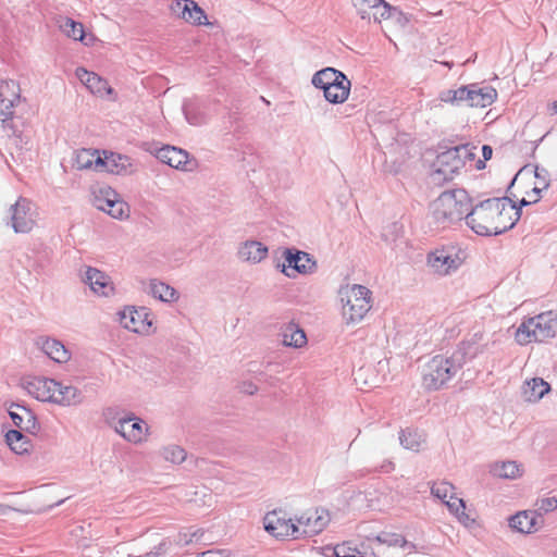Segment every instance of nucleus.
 <instances>
[{
	"instance_id": "57",
	"label": "nucleus",
	"mask_w": 557,
	"mask_h": 557,
	"mask_svg": "<svg viewBox=\"0 0 557 557\" xmlns=\"http://www.w3.org/2000/svg\"><path fill=\"white\" fill-rule=\"evenodd\" d=\"M245 392L248 393L249 395H252L257 392V386L250 383L248 387L245 389Z\"/></svg>"
},
{
	"instance_id": "16",
	"label": "nucleus",
	"mask_w": 557,
	"mask_h": 557,
	"mask_svg": "<svg viewBox=\"0 0 557 557\" xmlns=\"http://www.w3.org/2000/svg\"><path fill=\"white\" fill-rule=\"evenodd\" d=\"M9 416L15 426L28 433L35 434L39 430V423L35 413L18 404L12 403L9 408Z\"/></svg>"
},
{
	"instance_id": "46",
	"label": "nucleus",
	"mask_w": 557,
	"mask_h": 557,
	"mask_svg": "<svg viewBox=\"0 0 557 557\" xmlns=\"http://www.w3.org/2000/svg\"><path fill=\"white\" fill-rule=\"evenodd\" d=\"M171 546L172 542L169 539H164L151 552L147 553L145 556L141 557H164L168 554Z\"/></svg>"
},
{
	"instance_id": "54",
	"label": "nucleus",
	"mask_w": 557,
	"mask_h": 557,
	"mask_svg": "<svg viewBox=\"0 0 557 557\" xmlns=\"http://www.w3.org/2000/svg\"><path fill=\"white\" fill-rule=\"evenodd\" d=\"M351 557H375V554L373 550H371L370 553H361V550H359V548L355 547L352 549V555Z\"/></svg>"
},
{
	"instance_id": "52",
	"label": "nucleus",
	"mask_w": 557,
	"mask_h": 557,
	"mask_svg": "<svg viewBox=\"0 0 557 557\" xmlns=\"http://www.w3.org/2000/svg\"><path fill=\"white\" fill-rule=\"evenodd\" d=\"M395 469V463L392 460H385L381 466L379 471L383 473H388Z\"/></svg>"
},
{
	"instance_id": "45",
	"label": "nucleus",
	"mask_w": 557,
	"mask_h": 557,
	"mask_svg": "<svg viewBox=\"0 0 557 557\" xmlns=\"http://www.w3.org/2000/svg\"><path fill=\"white\" fill-rule=\"evenodd\" d=\"M380 544H387L389 546H404L406 540L403 535L396 533H382L375 539Z\"/></svg>"
},
{
	"instance_id": "33",
	"label": "nucleus",
	"mask_w": 557,
	"mask_h": 557,
	"mask_svg": "<svg viewBox=\"0 0 557 557\" xmlns=\"http://www.w3.org/2000/svg\"><path fill=\"white\" fill-rule=\"evenodd\" d=\"M150 293L154 298L165 302L175 301L178 298L175 288L158 280L150 281Z\"/></svg>"
},
{
	"instance_id": "7",
	"label": "nucleus",
	"mask_w": 557,
	"mask_h": 557,
	"mask_svg": "<svg viewBox=\"0 0 557 557\" xmlns=\"http://www.w3.org/2000/svg\"><path fill=\"white\" fill-rule=\"evenodd\" d=\"M461 250L454 245H445L435 248L428 255V264L433 272L440 275H448L456 271L462 263Z\"/></svg>"
},
{
	"instance_id": "55",
	"label": "nucleus",
	"mask_w": 557,
	"mask_h": 557,
	"mask_svg": "<svg viewBox=\"0 0 557 557\" xmlns=\"http://www.w3.org/2000/svg\"><path fill=\"white\" fill-rule=\"evenodd\" d=\"M482 154H483V158L484 160H490L492 158V154H493V148L488 145H484L482 147Z\"/></svg>"
},
{
	"instance_id": "26",
	"label": "nucleus",
	"mask_w": 557,
	"mask_h": 557,
	"mask_svg": "<svg viewBox=\"0 0 557 557\" xmlns=\"http://www.w3.org/2000/svg\"><path fill=\"white\" fill-rule=\"evenodd\" d=\"M85 282L89 284L90 288L99 295L109 296L113 293V286L109 277L101 271L95 268H87Z\"/></svg>"
},
{
	"instance_id": "30",
	"label": "nucleus",
	"mask_w": 557,
	"mask_h": 557,
	"mask_svg": "<svg viewBox=\"0 0 557 557\" xmlns=\"http://www.w3.org/2000/svg\"><path fill=\"white\" fill-rule=\"evenodd\" d=\"M470 97V85L460 86L457 89H445L438 95V99L442 102L449 103L451 106H468Z\"/></svg>"
},
{
	"instance_id": "51",
	"label": "nucleus",
	"mask_w": 557,
	"mask_h": 557,
	"mask_svg": "<svg viewBox=\"0 0 557 557\" xmlns=\"http://www.w3.org/2000/svg\"><path fill=\"white\" fill-rule=\"evenodd\" d=\"M354 548H350V547H346L345 544L343 545H337L335 548H334V554L336 555V557H351L352 553L349 554V552H352Z\"/></svg>"
},
{
	"instance_id": "34",
	"label": "nucleus",
	"mask_w": 557,
	"mask_h": 557,
	"mask_svg": "<svg viewBox=\"0 0 557 557\" xmlns=\"http://www.w3.org/2000/svg\"><path fill=\"white\" fill-rule=\"evenodd\" d=\"M424 441L423 434L418 430L405 429L399 432V443L406 449L418 451Z\"/></svg>"
},
{
	"instance_id": "53",
	"label": "nucleus",
	"mask_w": 557,
	"mask_h": 557,
	"mask_svg": "<svg viewBox=\"0 0 557 557\" xmlns=\"http://www.w3.org/2000/svg\"><path fill=\"white\" fill-rule=\"evenodd\" d=\"M458 520L462 522L465 525H468L469 523H473L474 519L471 518L468 513H466L465 509L461 510L459 516H457Z\"/></svg>"
},
{
	"instance_id": "58",
	"label": "nucleus",
	"mask_w": 557,
	"mask_h": 557,
	"mask_svg": "<svg viewBox=\"0 0 557 557\" xmlns=\"http://www.w3.org/2000/svg\"><path fill=\"white\" fill-rule=\"evenodd\" d=\"M3 129H4V131L10 129V131L14 132L13 124L11 123V121H8V122H7V127H5V128H3Z\"/></svg>"
},
{
	"instance_id": "2",
	"label": "nucleus",
	"mask_w": 557,
	"mask_h": 557,
	"mask_svg": "<svg viewBox=\"0 0 557 557\" xmlns=\"http://www.w3.org/2000/svg\"><path fill=\"white\" fill-rule=\"evenodd\" d=\"M509 197L488 198L476 205L471 203L466 224L478 235H499L511 228L505 222Z\"/></svg>"
},
{
	"instance_id": "56",
	"label": "nucleus",
	"mask_w": 557,
	"mask_h": 557,
	"mask_svg": "<svg viewBox=\"0 0 557 557\" xmlns=\"http://www.w3.org/2000/svg\"><path fill=\"white\" fill-rule=\"evenodd\" d=\"M543 189H544V188H542V186H540V185H536V186L532 189V191L537 196V198H536V199H534V201H533V202L539 201L540 193H541Z\"/></svg>"
},
{
	"instance_id": "29",
	"label": "nucleus",
	"mask_w": 557,
	"mask_h": 557,
	"mask_svg": "<svg viewBox=\"0 0 557 557\" xmlns=\"http://www.w3.org/2000/svg\"><path fill=\"white\" fill-rule=\"evenodd\" d=\"M550 391V385L542 377H533L527 381L522 388V394L525 401L536 403Z\"/></svg>"
},
{
	"instance_id": "5",
	"label": "nucleus",
	"mask_w": 557,
	"mask_h": 557,
	"mask_svg": "<svg viewBox=\"0 0 557 557\" xmlns=\"http://www.w3.org/2000/svg\"><path fill=\"white\" fill-rule=\"evenodd\" d=\"M557 334V313L545 311L523 321L516 331L515 338L518 344L525 345L534 342H545Z\"/></svg>"
},
{
	"instance_id": "42",
	"label": "nucleus",
	"mask_w": 557,
	"mask_h": 557,
	"mask_svg": "<svg viewBox=\"0 0 557 557\" xmlns=\"http://www.w3.org/2000/svg\"><path fill=\"white\" fill-rule=\"evenodd\" d=\"M531 201H528L525 198H522L519 201V205H517L513 200L509 198V202L507 205V211L512 213V216H509L510 223L508 225H511V228L515 226V224L519 221L521 216V210L522 207L529 206Z\"/></svg>"
},
{
	"instance_id": "15",
	"label": "nucleus",
	"mask_w": 557,
	"mask_h": 557,
	"mask_svg": "<svg viewBox=\"0 0 557 557\" xmlns=\"http://www.w3.org/2000/svg\"><path fill=\"white\" fill-rule=\"evenodd\" d=\"M100 196H96L95 205L99 210L108 212L114 219L127 216L128 208L125 202L116 199V193L110 187L100 189Z\"/></svg>"
},
{
	"instance_id": "20",
	"label": "nucleus",
	"mask_w": 557,
	"mask_h": 557,
	"mask_svg": "<svg viewBox=\"0 0 557 557\" xmlns=\"http://www.w3.org/2000/svg\"><path fill=\"white\" fill-rule=\"evenodd\" d=\"M53 404L60 406H77L83 403L84 394L76 386L57 381Z\"/></svg>"
},
{
	"instance_id": "36",
	"label": "nucleus",
	"mask_w": 557,
	"mask_h": 557,
	"mask_svg": "<svg viewBox=\"0 0 557 557\" xmlns=\"http://www.w3.org/2000/svg\"><path fill=\"white\" fill-rule=\"evenodd\" d=\"M97 156H99L98 150L81 149L76 152L74 164L78 170H88L92 165L100 170V166H97Z\"/></svg>"
},
{
	"instance_id": "43",
	"label": "nucleus",
	"mask_w": 557,
	"mask_h": 557,
	"mask_svg": "<svg viewBox=\"0 0 557 557\" xmlns=\"http://www.w3.org/2000/svg\"><path fill=\"white\" fill-rule=\"evenodd\" d=\"M392 5L381 0L380 4H375L371 12V20L375 23H381L382 20H388L391 16Z\"/></svg>"
},
{
	"instance_id": "27",
	"label": "nucleus",
	"mask_w": 557,
	"mask_h": 557,
	"mask_svg": "<svg viewBox=\"0 0 557 557\" xmlns=\"http://www.w3.org/2000/svg\"><path fill=\"white\" fill-rule=\"evenodd\" d=\"M282 344L288 347L299 348L307 343L304 330L294 322L285 323L281 327Z\"/></svg>"
},
{
	"instance_id": "32",
	"label": "nucleus",
	"mask_w": 557,
	"mask_h": 557,
	"mask_svg": "<svg viewBox=\"0 0 557 557\" xmlns=\"http://www.w3.org/2000/svg\"><path fill=\"white\" fill-rule=\"evenodd\" d=\"M343 75L344 73L336 69L325 67L313 74L311 83L315 88L324 90L338 78L344 79Z\"/></svg>"
},
{
	"instance_id": "60",
	"label": "nucleus",
	"mask_w": 557,
	"mask_h": 557,
	"mask_svg": "<svg viewBox=\"0 0 557 557\" xmlns=\"http://www.w3.org/2000/svg\"><path fill=\"white\" fill-rule=\"evenodd\" d=\"M485 166L484 161H478V169H483Z\"/></svg>"
},
{
	"instance_id": "12",
	"label": "nucleus",
	"mask_w": 557,
	"mask_h": 557,
	"mask_svg": "<svg viewBox=\"0 0 557 557\" xmlns=\"http://www.w3.org/2000/svg\"><path fill=\"white\" fill-rule=\"evenodd\" d=\"M11 225L15 233H28L33 230L35 221L32 213V202L23 197L11 206Z\"/></svg>"
},
{
	"instance_id": "18",
	"label": "nucleus",
	"mask_w": 557,
	"mask_h": 557,
	"mask_svg": "<svg viewBox=\"0 0 557 557\" xmlns=\"http://www.w3.org/2000/svg\"><path fill=\"white\" fill-rule=\"evenodd\" d=\"M57 380L49 377H34L25 383V389L29 395L40 401L53 403Z\"/></svg>"
},
{
	"instance_id": "11",
	"label": "nucleus",
	"mask_w": 557,
	"mask_h": 557,
	"mask_svg": "<svg viewBox=\"0 0 557 557\" xmlns=\"http://www.w3.org/2000/svg\"><path fill=\"white\" fill-rule=\"evenodd\" d=\"M149 312L147 308L140 307H125L119 312V321L124 329H127L134 333L147 332L151 326L152 321L149 319Z\"/></svg>"
},
{
	"instance_id": "1",
	"label": "nucleus",
	"mask_w": 557,
	"mask_h": 557,
	"mask_svg": "<svg viewBox=\"0 0 557 557\" xmlns=\"http://www.w3.org/2000/svg\"><path fill=\"white\" fill-rule=\"evenodd\" d=\"M482 351L483 347L471 339L461 342L448 357L434 356L422 368L423 388L434 392L445 387L468 360L475 358Z\"/></svg>"
},
{
	"instance_id": "48",
	"label": "nucleus",
	"mask_w": 557,
	"mask_h": 557,
	"mask_svg": "<svg viewBox=\"0 0 557 557\" xmlns=\"http://www.w3.org/2000/svg\"><path fill=\"white\" fill-rule=\"evenodd\" d=\"M537 510L544 513L550 512L557 508L556 497H546L537 500Z\"/></svg>"
},
{
	"instance_id": "24",
	"label": "nucleus",
	"mask_w": 557,
	"mask_h": 557,
	"mask_svg": "<svg viewBox=\"0 0 557 557\" xmlns=\"http://www.w3.org/2000/svg\"><path fill=\"white\" fill-rule=\"evenodd\" d=\"M497 98V91L492 86L480 87L478 84H470V97L468 107L486 108Z\"/></svg>"
},
{
	"instance_id": "31",
	"label": "nucleus",
	"mask_w": 557,
	"mask_h": 557,
	"mask_svg": "<svg viewBox=\"0 0 557 557\" xmlns=\"http://www.w3.org/2000/svg\"><path fill=\"white\" fill-rule=\"evenodd\" d=\"M5 443L17 455L29 453L32 443L21 431L9 430L5 434Z\"/></svg>"
},
{
	"instance_id": "3",
	"label": "nucleus",
	"mask_w": 557,
	"mask_h": 557,
	"mask_svg": "<svg viewBox=\"0 0 557 557\" xmlns=\"http://www.w3.org/2000/svg\"><path fill=\"white\" fill-rule=\"evenodd\" d=\"M471 208V197L462 188L443 191L430 206L433 223L447 228L463 219Z\"/></svg>"
},
{
	"instance_id": "13",
	"label": "nucleus",
	"mask_w": 557,
	"mask_h": 557,
	"mask_svg": "<svg viewBox=\"0 0 557 557\" xmlns=\"http://www.w3.org/2000/svg\"><path fill=\"white\" fill-rule=\"evenodd\" d=\"M103 153V158L97 156V166H100L101 171L116 175H128L135 171L129 157L112 151Z\"/></svg>"
},
{
	"instance_id": "35",
	"label": "nucleus",
	"mask_w": 557,
	"mask_h": 557,
	"mask_svg": "<svg viewBox=\"0 0 557 557\" xmlns=\"http://www.w3.org/2000/svg\"><path fill=\"white\" fill-rule=\"evenodd\" d=\"M492 473L502 479H516L521 475V466L516 461L496 462L492 467Z\"/></svg>"
},
{
	"instance_id": "19",
	"label": "nucleus",
	"mask_w": 557,
	"mask_h": 557,
	"mask_svg": "<svg viewBox=\"0 0 557 557\" xmlns=\"http://www.w3.org/2000/svg\"><path fill=\"white\" fill-rule=\"evenodd\" d=\"M36 345L51 360L58 363H64L71 359V352L65 348L63 343L57 338L40 336L36 339Z\"/></svg>"
},
{
	"instance_id": "59",
	"label": "nucleus",
	"mask_w": 557,
	"mask_h": 557,
	"mask_svg": "<svg viewBox=\"0 0 557 557\" xmlns=\"http://www.w3.org/2000/svg\"><path fill=\"white\" fill-rule=\"evenodd\" d=\"M552 113H557V101L552 104Z\"/></svg>"
},
{
	"instance_id": "8",
	"label": "nucleus",
	"mask_w": 557,
	"mask_h": 557,
	"mask_svg": "<svg viewBox=\"0 0 557 557\" xmlns=\"http://www.w3.org/2000/svg\"><path fill=\"white\" fill-rule=\"evenodd\" d=\"M283 257L285 262L283 264L278 263L277 268L288 277H295V273L311 274L317 270V261L306 251L285 248Z\"/></svg>"
},
{
	"instance_id": "4",
	"label": "nucleus",
	"mask_w": 557,
	"mask_h": 557,
	"mask_svg": "<svg viewBox=\"0 0 557 557\" xmlns=\"http://www.w3.org/2000/svg\"><path fill=\"white\" fill-rule=\"evenodd\" d=\"M472 158L473 153L466 145L454 146L440 152L433 163L432 182L442 184L451 181L466 165V161L472 160Z\"/></svg>"
},
{
	"instance_id": "37",
	"label": "nucleus",
	"mask_w": 557,
	"mask_h": 557,
	"mask_svg": "<svg viewBox=\"0 0 557 557\" xmlns=\"http://www.w3.org/2000/svg\"><path fill=\"white\" fill-rule=\"evenodd\" d=\"M60 28L64 34H66V36L75 40L84 41L85 39L86 35L83 24L70 17H65L63 20V22L60 24Z\"/></svg>"
},
{
	"instance_id": "22",
	"label": "nucleus",
	"mask_w": 557,
	"mask_h": 557,
	"mask_svg": "<svg viewBox=\"0 0 557 557\" xmlns=\"http://www.w3.org/2000/svg\"><path fill=\"white\" fill-rule=\"evenodd\" d=\"M76 76L95 95L104 96L113 92V89L104 78L84 67L76 70Z\"/></svg>"
},
{
	"instance_id": "50",
	"label": "nucleus",
	"mask_w": 557,
	"mask_h": 557,
	"mask_svg": "<svg viewBox=\"0 0 557 557\" xmlns=\"http://www.w3.org/2000/svg\"><path fill=\"white\" fill-rule=\"evenodd\" d=\"M535 177L537 180V184L542 186V188H547L549 186V173L544 168H535Z\"/></svg>"
},
{
	"instance_id": "25",
	"label": "nucleus",
	"mask_w": 557,
	"mask_h": 557,
	"mask_svg": "<svg viewBox=\"0 0 557 557\" xmlns=\"http://www.w3.org/2000/svg\"><path fill=\"white\" fill-rule=\"evenodd\" d=\"M238 258L249 263H259L268 256V247L257 240H247L238 249Z\"/></svg>"
},
{
	"instance_id": "17",
	"label": "nucleus",
	"mask_w": 557,
	"mask_h": 557,
	"mask_svg": "<svg viewBox=\"0 0 557 557\" xmlns=\"http://www.w3.org/2000/svg\"><path fill=\"white\" fill-rule=\"evenodd\" d=\"M543 522L542 515L536 511H520L509 519L510 528L525 534L536 532Z\"/></svg>"
},
{
	"instance_id": "38",
	"label": "nucleus",
	"mask_w": 557,
	"mask_h": 557,
	"mask_svg": "<svg viewBox=\"0 0 557 557\" xmlns=\"http://www.w3.org/2000/svg\"><path fill=\"white\" fill-rule=\"evenodd\" d=\"M21 96L18 94H14L13 99H7L0 94V121L2 122V127H7V122L11 121L14 111L13 108L15 106V101H18Z\"/></svg>"
},
{
	"instance_id": "9",
	"label": "nucleus",
	"mask_w": 557,
	"mask_h": 557,
	"mask_svg": "<svg viewBox=\"0 0 557 557\" xmlns=\"http://www.w3.org/2000/svg\"><path fill=\"white\" fill-rule=\"evenodd\" d=\"M300 536H314L321 533L330 522V513L324 508L310 509L296 518Z\"/></svg>"
},
{
	"instance_id": "49",
	"label": "nucleus",
	"mask_w": 557,
	"mask_h": 557,
	"mask_svg": "<svg viewBox=\"0 0 557 557\" xmlns=\"http://www.w3.org/2000/svg\"><path fill=\"white\" fill-rule=\"evenodd\" d=\"M388 20L396 22L400 26H406L410 21L407 14H405L401 10L395 7H392L391 16Z\"/></svg>"
},
{
	"instance_id": "14",
	"label": "nucleus",
	"mask_w": 557,
	"mask_h": 557,
	"mask_svg": "<svg viewBox=\"0 0 557 557\" xmlns=\"http://www.w3.org/2000/svg\"><path fill=\"white\" fill-rule=\"evenodd\" d=\"M264 529L275 537H300V528L297 525V522H294L292 519L281 518L275 511L265 516Z\"/></svg>"
},
{
	"instance_id": "44",
	"label": "nucleus",
	"mask_w": 557,
	"mask_h": 557,
	"mask_svg": "<svg viewBox=\"0 0 557 557\" xmlns=\"http://www.w3.org/2000/svg\"><path fill=\"white\" fill-rule=\"evenodd\" d=\"M454 486L448 482H441L437 484H433L431 487V493L433 496L442 499L443 502L450 495H453Z\"/></svg>"
},
{
	"instance_id": "10",
	"label": "nucleus",
	"mask_w": 557,
	"mask_h": 557,
	"mask_svg": "<svg viewBox=\"0 0 557 557\" xmlns=\"http://www.w3.org/2000/svg\"><path fill=\"white\" fill-rule=\"evenodd\" d=\"M157 159L173 169L185 172H193L197 168V160L190 158L186 150L174 146H164L156 153Z\"/></svg>"
},
{
	"instance_id": "21",
	"label": "nucleus",
	"mask_w": 557,
	"mask_h": 557,
	"mask_svg": "<svg viewBox=\"0 0 557 557\" xmlns=\"http://www.w3.org/2000/svg\"><path fill=\"white\" fill-rule=\"evenodd\" d=\"M172 9L186 22L195 25L206 24L203 22L207 20L205 11L193 0H177Z\"/></svg>"
},
{
	"instance_id": "39",
	"label": "nucleus",
	"mask_w": 557,
	"mask_h": 557,
	"mask_svg": "<svg viewBox=\"0 0 557 557\" xmlns=\"http://www.w3.org/2000/svg\"><path fill=\"white\" fill-rule=\"evenodd\" d=\"M183 111L187 122L191 125H202L207 123V115L201 112L195 104L185 103Z\"/></svg>"
},
{
	"instance_id": "23",
	"label": "nucleus",
	"mask_w": 557,
	"mask_h": 557,
	"mask_svg": "<svg viewBox=\"0 0 557 557\" xmlns=\"http://www.w3.org/2000/svg\"><path fill=\"white\" fill-rule=\"evenodd\" d=\"M115 431L125 440L138 443L145 435L144 421L137 418H123L115 424Z\"/></svg>"
},
{
	"instance_id": "47",
	"label": "nucleus",
	"mask_w": 557,
	"mask_h": 557,
	"mask_svg": "<svg viewBox=\"0 0 557 557\" xmlns=\"http://www.w3.org/2000/svg\"><path fill=\"white\" fill-rule=\"evenodd\" d=\"M448 507L449 511L456 516H459L462 509H466V503L462 498L450 495L449 500L444 502Z\"/></svg>"
},
{
	"instance_id": "40",
	"label": "nucleus",
	"mask_w": 557,
	"mask_h": 557,
	"mask_svg": "<svg viewBox=\"0 0 557 557\" xmlns=\"http://www.w3.org/2000/svg\"><path fill=\"white\" fill-rule=\"evenodd\" d=\"M162 456L166 461L180 465L186 459V451L177 445H169L162 449Z\"/></svg>"
},
{
	"instance_id": "28",
	"label": "nucleus",
	"mask_w": 557,
	"mask_h": 557,
	"mask_svg": "<svg viewBox=\"0 0 557 557\" xmlns=\"http://www.w3.org/2000/svg\"><path fill=\"white\" fill-rule=\"evenodd\" d=\"M344 79L338 78L331 86L323 90L324 98L331 103H343L347 100L351 87L350 81L343 75Z\"/></svg>"
},
{
	"instance_id": "6",
	"label": "nucleus",
	"mask_w": 557,
	"mask_h": 557,
	"mask_svg": "<svg viewBox=\"0 0 557 557\" xmlns=\"http://www.w3.org/2000/svg\"><path fill=\"white\" fill-rule=\"evenodd\" d=\"M371 309V292L362 285H354L343 306V317L347 323H356L363 319Z\"/></svg>"
},
{
	"instance_id": "41",
	"label": "nucleus",
	"mask_w": 557,
	"mask_h": 557,
	"mask_svg": "<svg viewBox=\"0 0 557 557\" xmlns=\"http://www.w3.org/2000/svg\"><path fill=\"white\" fill-rule=\"evenodd\" d=\"M354 8L362 20L371 21V12L381 0H351Z\"/></svg>"
}]
</instances>
